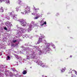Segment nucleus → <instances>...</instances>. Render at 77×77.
Instances as JSON below:
<instances>
[{
  "instance_id": "nucleus-26",
  "label": "nucleus",
  "mask_w": 77,
  "mask_h": 77,
  "mask_svg": "<svg viewBox=\"0 0 77 77\" xmlns=\"http://www.w3.org/2000/svg\"><path fill=\"white\" fill-rule=\"evenodd\" d=\"M8 58L9 59H10V57L9 56H7Z\"/></svg>"
},
{
  "instance_id": "nucleus-14",
  "label": "nucleus",
  "mask_w": 77,
  "mask_h": 77,
  "mask_svg": "<svg viewBox=\"0 0 77 77\" xmlns=\"http://www.w3.org/2000/svg\"><path fill=\"white\" fill-rule=\"evenodd\" d=\"M16 11H19V9H18V7H17L16 8Z\"/></svg>"
},
{
  "instance_id": "nucleus-21",
  "label": "nucleus",
  "mask_w": 77,
  "mask_h": 77,
  "mask_svg": "<svg viewBox=\"0 0 77 77\" xmlns=\"http://www.w3.org/2000/svg\"><path fill=\"white\" fill-rule=\"evenodd\" d=\"M27 59H30V57L29 56H27Z\"/></svg>"
},
{
  "instance_id": "nucleus-1",
  "label": "nucleus",
  "mask_w": 77,
  "mask_h": 77,
  "mask_svg": "<svg viewBox=\"0 0 77 77\" xmlns=\"http://www.w3.org/2000/svg\"><path fill=\"white\" fill-rule=\"evenodd\" d=\"M20 22L21 23V25L23 27H25L26 26V20L24 19H21L20 20Z\"/></svg>"
},
{
  "instance_id": "nucleus-22",
  "label": "nucleus",
  "mask_w": 77,
  "mask_h": 77,
  "mask_svg": "<svg viewBox=\"0 0 77 77\" xmlns=\"http://www.w3.org/2000/svg\"><path fill=\"white\" fill-rule=\"evenodd\" d=\"M72 76H71V77H75V75H72Z\"/></svg>"
},
{
  "instance_id": "nucleus-10",
  "label": "nucleus",
  "mask_w": 77,
  "mask_h": 77,
  "mask_svg": "<svg viewBox=\"0 0 77 77\" xmlns=\"http://www.w3.org/2000/svg\"><path fill=\"white\" fill-rule=\"evenodd\" d=\"M72 71H74V72H75V74L77 75V72L75 70H73Z\"/></svg>"
},
{
  "instance_id": "nucleus-27",
  "label": "nucleus",
  "mask_w": 77,
  "mask_h": 77,
  "mask_svg": "<svg viewBox=\"0 0 77 77\" xmlns=\"http://www.w3.org/2000/svg\"><path fill=\"white\" fill-rule=\"evenodd\" d=\"M14 44L11 45V46H14Z\"/></svg>"
},
{
  "instance_id": "nucleus-31",
  "label": "nucleus",
  "mask_w": 77,
  "mask_h": 77,
  "mask_svg": "<svg viewBox=\"0 0 77 77\" xmlns=\"http://www.w3.org/2000/svg\"><path fill=\"white\" fill-rule=\"evenodd\" d=\"M9 1H8V3H9Z\"/></svg>"
},
{
  "instance_id": "nucleus-11",
  "label": "nucleus",
  "mask_w": 77,
  "mask_h": 77,
  "mask_svg": "<svg viewBox=\"0 0 77 77\" xmlns=\"http://www.w3.org/2000/svg\"><path fill=\"white\" fill-rule=\"evenodd\" d=\"M8 15H12H12H14L13 14H12V12H10V13H8Z\"/></svg>"
},
{
  "instance_id": "nucleus-28",
  "label": "nucleus",
  "mask_w": 77,
  "mask_h": 77,
  "mask_svg": "<svg viewBox=\"0 0 77 77\" xmlns=\"http://www.w3.org/2000/svg\"><path fill=\"white\" fill-rule=\"evenodd\" d=\"M72 56L71 55L70 57H72Z\"/></svg>"
},
{
  "instance_id": "nucleus-6",
  "label": "nucleus",
  "mask_w": 77,
  "mask_h": 77,
  "mask_svg": "<svg viewBox=\"0 0 77 77\" xmlns=\"http://www.w3.org/2000/svg\"><path fill=\"white\" fill-rule=\"evenodd\" d=\"M40 17V16L38 15V16H37L36 17H35L34 18L35 20H37L38 18H39Z\"/></svg>"
},
{
  "instance_id": "nucleus-29",
  "label": "nucleus",
  "mask_w": 77,
  "mask_h": 77,
  "mask_svg": "<svg viewBox=\"0 0 77 77\" xmlns=\"http://www.w3.org/2000/svg\"><path fill=\"white\" fill-rule=\"evenodd\" d=\"M36 11V10H35L34 11Z\"/></svg>"
},
{
  "instance_id": "nucleus-24",
  "label": "nucleus",
  "mask_w": 77,
  "mask_h": 77,
  "mask_svg": "<svg viewBox=\"0 0 77 77\" xmlns=\"http://www.w3.org/2000/svg\"><path fill=\"white\" fill-rule=\"evenodd\" d=\"M20 5L21 6H24V3H22V4H21Z\"/></svg>"
},
{
  "instance_id": "nucleus-20",
  "label": "nucleus",
  "mask_w": 77,
  "mask_h": 77,
  "mask_svg": "<svg viewBox=\"0 0 77 77\" xmlns=\"http://www.w3.org/2000/svg\"><path fill=\"white\" fill-rule=\"evenodd\" d=\"M59 15V13H57V14L56 15V16H58Z\"/></svg>"
},
{
  "instance_id": "nucleus-12",
  "label": "nucleus",
  "mask_w": 77,
  "mask_h": 77,
  "mask_svg": "<svg viewBox=\"0 0 77 77\" xmlns=\"http://www.w3.org/2000/svg\"><path fill=\"white\" fill-rule=\"evenodd\" d=\"M18 4L20 5L21 3V0H18Z\"/></svg>"
},
{
  "instance_id": "nucleus-3",
  "label": "nucleus",
  "mask_w": 77,
  "mask_h": 77,
  "mask_svg": "<svg viewBox=\"0 0 77 77\" xmlns=\"http://www.w3.org/2000/svg\"><path fill=\"white\" fill-rule=\"evenodd\" d=\"M44 39V37H41V38H39V40L38 41L37 44H39V43H41L42 42V41L43 39Z\"/></svg>"
},
{
  "instance_id": "nucleus-4",
  "label": "nucleus",
  "mask_w": 77,
  "mask_h": 77,
  "mask_svg": "<svg viewBox=\"0 0 77 77\" xmlns=\"http://www.w3.org/2000/svg\"><path fill=\"white\" fill-rule=\"evenodd\" d=\"M38 65H40L41 66H42V67H43V68L44 67H45V66L44 65V63H42V61H39L38 63Z\"/></svg>"
},
{
  "instance_id": "nucleus-15",
  "label": "nucleus",
  "mask_w": 77,
  "mask_h": 77,
  "mask_svg": "<svg viewBox=\"0 0 77 77\" xmlns=\"http://www.w3.org/2000/svg\"><path fill=\"white\" fill-rule=\"evenodd\" d=\"M46 49H49V48H49V46H46Z\"/></svg>"
},
{
  "instance_id": "nucleus-8",
  "label": "nucleus",
  "mask_w": 77,
  "mask_h": 77,
  "mask_svg": "<svg viewBox=\"0 0 77 77\" xmlns=\"http://www.w3.org/2000/svg\"><path fill=\"white\" fill-rule=\"evenodd\" d=\"M38 53L39 55H41V54H42V51H41V50H40V51H38Z\"/></svg>"
},
{
  "instance_id": "nucleus-13",
  "label": "nucleus",
  "mask_w": 77,
  "mask_h": 77,
  "mask_svg": "<svg viewBox=\"0 0 77 77\" xmlns=\"http://www.w3.org/2000/svg\"><path fill=\"white\" fill-rule=\"evenodd\" d=\"M17 41L16 40H12L13 42H14V43H15Z\"/></svg>"
},
{
  "instance_id": "nucleus-7",
  "label": "nucleus",
  "mask_w": 77,
  "mask_h": 77,
  "mask_svg": "<svg viewBox=\"0 0 77 77\" xmlns=\"http://www.w3.org/2000/svg\"><path fill=\"white\" fill-rule=\"evenodd\" d=\"M22 73L23 74H27V71L26 70H24Z\"/></svg>"
},
{
  "instance_id": "nucleus-16",
  "label": "nucleus",
  "mask_w": 77,
  "mask_h": 77,
  "mask_svg": "<svg viewBox=\"0 0 77 77\" xmlns=\"http://www.w3.org/2000/svg\"><path fill=\"white\" fill-rule=\"evenodd\" d=\"M1 9L2 10V12H4V10H3V7H1Z\"/></svg>"
},
{
  "instance_id": "nucleus-19",
  "label": "nucleus",
  "mask_w": 77,
  "mask_h": 77,
  "mask_svg": "<svg viewBox=\"0 0 77 77\" xmlns=\"http://www.w3.org/2000/svg\"><path fill=\"white\" fill-rule=\"evenodd\" d=\"M61 71L62 72H64V71H65V69H63L62 70H61Z\"/></svg>"
},
{
  "instance_id": "nucleus-9",
  "label": "nucleus",
  "mask_w": 77,
  "mask_h": 77,
  "mask_svg": "<svg viewBox=\"0 0 77 77\" xmlns=\"http://www.w3.org/2000/svg\"><path fill=\"white\" fill-rule=\"evenodd\" d=\"M45 24V25H46V24H47V23L46 22H45L43 23L42 24H41L40 25L41 26H44V25Z\"/></svg>"
},
{
  "instance_id": "nucleus-18",
  "label": "nucleus",
  "mask_w": 77,
  "mask_h": 77,
  "mask_svg": "<svg viewBox=\"0 0 77 77\" xmlns=\"http://www.w3.org/2000/svg\"><path fill=\"white\" fill-rule=\"evenodd\" d=\"M7 24L8 25L11 24V23L9 22V21H8L7 22Z\"/></svg>"
},
{
  "instance_id": "nucleus-30",
  "label": "nucleus",
  "mask_w": 77,
  "mask_h": 77,
  "mask_svg": "<svg viewBox=\"0 0 77 77\" xmlns=\"http://www.w3.org/2000/svg\"><path fill=\"white\" fill-rule=\"evenodd\" d=\"M48 51H50L49 50H48Z\"/></svg>"
},
{
  "instance_id": "nucleus-2",
  "label": "nucleus",
  "mask_w": 77,
  "mask_h": 77,
  "mask_svg": "<svg viewBox=\"0 0 77 77\" xmlns=\"http://www.w3.org/2000/svg\"><path fill=\"white\" fill-rule=\"evenodd\" d=\"M30 8L29 7L27 6L26 8V10L25 11V14H29V12H30Z\"/></svg>"
},
{
  "instance_id": "nucleus-5",
  "label": "nucleus",
  "mask_w": 77,
  "mask_h": 77,
  "mask_svg": "<svg viewBox=\"0 0 77 77\" xmlns=\"http://www.w3.org/2000/svg\"><path fill=\"white\" fill-rule=\"evenodd\" d=\"M12 17H13L12 18L13 20H17V17H15L14 15L12 14Z\"/></svg>"
},
{
  "instance_id": "nucleus-17",
  "label": "nucleus",
  "mask_w": 77,
  "mask_h": 77,
  "mask_svg": "<svg viewBox=\"0 0 77 77\" xmlns=\"http://www.w3.org/2000/svg\"><path fill=\"white\" fill-rule=\"evenodd\" d=\"M5 0H0V2H5Z\"/></svg>"
},
{
  "instance_id": "nucleus-25",
  "label": "nucleus",
  "mask_w": 77,
  "mask_h": 77,
  "mask_svg": "<svg viewBox=\"0 0 77 77\" xmlns=\"http://www.w3.org/2000/svg\"><path fill=\"white\" fill-rule=\"evenodd\" d=\"M4 29L6 30H7V28L6 27H4Z\"/></svg>"
},
{
  "instance_id": "nucleus-23",
  "label": "nucleus",
  "mask_w": 77,
  "mask_h": 77,
  "mask_svg": "<svg viewBox=\"0 0 77 77\" xmlns=\"http://www.w3.org/2000/svg\"><path fill=\"white\" fill-rule=\"evenodd\" d=\"M13 72H15L16 71V70L13 69Z\"/></svg>"
}]
</instances>
